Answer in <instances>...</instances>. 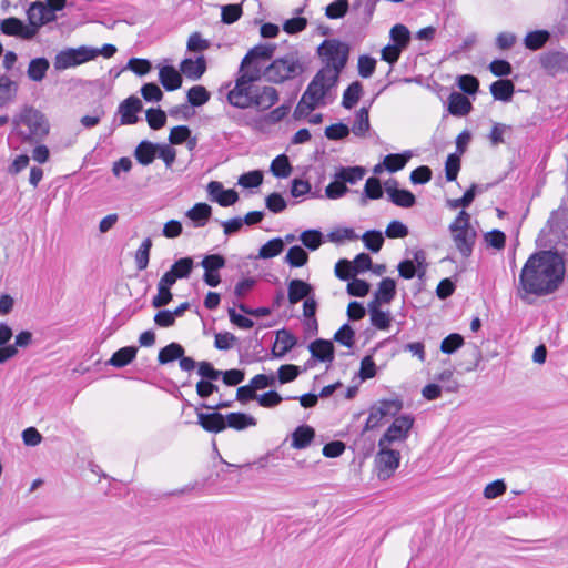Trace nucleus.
Instances as JSON below:
<instances>
[{
  "instance_id": "obj_24",
  "label": "nucleus",
  "mask_w": 568,
  "mask_h": 568,
  "mask_svg": "<svg viewBox=\"0 0 568 568\" xmlns=\"http://www.w3.org/2000/svg\"><path fill=\"white\" fill-rule=\"evenodd\" d=\"M396 295V282L390 277L383 278L377 291L374 293V298L371 302H377V305L389 304Z\"/></svg>"
},
{
  "instance_id": "obj_20",
  "label": "nucleus",
  "mask_w": 568,
  "mask_h": 568,
  "mask_svg": "<svg viewBox=\"0 0 568 568\" xmlns=\"http://www.w3.org/2000/svg\"><path fill=\"white\" fill-rule=\"evenodd\" d=\"M314 295V288L303 280H291L287 284V297L291 304H297Z\"/></svg>"
},
{
  "instance_id": "obj_59",
  "label": "nucleus",
  "mask_w": 568,
  "mask_h": 568,
  "mask_svg": "<svg viewBox=\"0 0 568 568\" xmlns=\"http://www.w3.org/2000/svg\"><path fill=\"white\" fill-rule=\"evenodd\" d=\"M301 374L298 366L293 364L281 365L277 369V381L280 384H286L293 382Z\"/></svg>"
},
{
  "instance_id": "obj_13",
  "label": "nucleus",
  "mask_w": 568,
  "mask_h": 568,
  "mask_svg": "<svg viewBox=\"0 0 568 568\" xmlns=\"http://www.w3.org/2000/svg\"><path fill=\"white\" fill-rule=\"evenodd\" d=\"M541 68L549 75H557L568 71V53L565 50H550L539 58Z\"/></svg>"
},
{
  "instance_id": "obj_61",
  "label": "nucleus",
  "mask_w": 568,
  "mask_h": 568,
  "mask_svg": "<svg viewBox=\"0 0 568 568\" xmlns=\"http://www.w3.org/2000/svg\"><path fill=\"white\" fill-rule=\"evenodd\" d=\"M146 121L151 129L160 130L166 123V114L160 108H151L146 111Z\"/></svg>"
},
{
  "instance_id": "obj_23",
  "label": "nucleus",
  "mask_w": 568,
  "mask_h": 568,
  "mask_svg": "<svg viewBox=\"0 0 568 568\" xmlns=\"http://www.w3.org/2000/svg\"><path fill=\"white\" fill-rule=\"evenodd\" d=\"M313 358L320 362H332L334 359V345L328 339L318 338L308 345Z\"/></svg>"
},
{
  "instance_id": "obj_38",
  "label": "nucleus",
  "mask_w": 568,
  "mask_h": 568,
  "mask_svg": "<svg viewBox=\"0 0 568 568\" xmlns=\"http://www.w3.org/2000/svg\"><path fill=\"white\" fill-rule=\"evenodd\" d=\"M19 85L8 75L0 77V108L14 101Z\"/></svg>"
},
{
  "instance_id": "obj_27",
  "label": "nucleus",
  "mask_w": 568,
  "mask_h": 568,
  "mask_svg": "<svg viewBox=\"0 0 568 568\" xmlns=\"http://www.w3.org/2000/svg\"><path fill=\"white\" fill-rule=\"evenodd\" d=\"M159 80L166 91L178 90L182 85V77L172 65H164L160 69Z\"/></svg>"
},
{
  "instance_id": "obj_43",
  "label": "nucleus",
  "mask_w": 568,
  "mask_h": 568,
  "mask_svg": "<svg viewBox=\"0 0 568 568\" xmlns=\"http://www.w3.org/2000/svg\"><path fill=\"white\" fill-rule=\"evenodd\" d=\"M363 94V85L359 81L352 82L343 93L342 105L343 108L351 110L359 101Z\"/></svg>"
},
{
  "instance_id": "obj_4",
  "label": "nucleus",
  "mask_w": 568,
  "mask_h": 568,
  "mask_svg": "<svg viewBox=\"0 0 568 568\" xmlns=\"http://www.w3.org/2000/svg\"><path fill=\"white\" fill-rule=\"evenodd\" d=\"M317 54L324 63L322 69H327L332 74V82L337 83L348 60L349 45L337 39H327L317 48Z\"/></svg>"
},
{
  "instance_id": "obj_19",
  "label": "nucleus",
  "mask_w": 568,
  "mask_h": 568,
  "mask_svg": "<svg viewBox=\"0 0 568 568\" xmlns=\"http://www.w3.org/2000/svg\"><path fill=\"white\" fill-rule=\"evenodd\" d=\"M141 110L142 102L139 98L132 95L123 100L118 108L121 124H135L139 121L136 113Z\"/></svg>"
},
{
  "instance_id": "obj_42",
  "label": "nucleus",
  "mask_w": 568,
  "mask_h": 568,
  "mask_svg": "<svg viewBox=\"0 0 568 568\" xmlns=\"http://www.w3.org/2000/svg\"><path fill=\"white\" fill-rule=\"evenodd\" d=\"M184 352V347L181 344L172 342L160 349L158 361L161 365H165L182 357Z\"/></svg>"
},
{
  "instance_id": "obj_21",
  "label": "nucleus",
  "mask_w": 568,
  "mask_h": 568,
  "mask_svg": "<svg viewBox=\"0 0 568 568\" xmlns=\"http://www.w3.org/2000/svg\"><path fill=\"white\" fill-rule=\"evenodd\" d=\"M297 344V338L287 329L276 332V341L272 348V355L276 358L284 357Z\"/></svg>"
},
{
  "instance_id": "obj_48",
  "label": "nucleus",
  "mask_w": 568,
  "mask_h": 568,
  "mask_svg": "<svg viewBox=\"0 0 568 568\" xmlns=\"http://www.w3.org/2000/svg\"><path fill=\"white\" fill-rule=\"evenodd\" d=\"M368 109H369V106H362L356 113V118L353 123L352 131L357 136H364L365 133L371 128Z\"/></svg>"
},
{
  "instance_id": "obj_51",
  "label": "nucleus",
  "mask_w": 568,
  "mask_h": 568,
  "mask_svg": "<svg viewBox=\"0 0 568 568\" xmlns=\"http://www.w3.org/2000/svg\"><path fill=\"white\" fill-rule=\"evenodd\" d=\"M187 103L192 106H201L210 100V92L203 85H194L187 91Z\"/></svg>"
},
{
  "instance_id": "obj_2",
  "label": "nucleus",
  "mask_w": 568,
  "mask_h": 568,
  "mask_svg": "<svg viewBox=\"0 0 568 568\" xmlns=\"http://www.w3.org/2000/svg\"><path fill=\"white\" fill-rule=\"evenodd\" d=\"M13 133L21 142L37 144L48 134L50 125L42 112L33 106H24L20 113L13 118Z\"/></svg>"
},
{
  "instance_id": "obj_37",
  "label": "nucleus",
  "mask_w": 568,
  "mask_h": 568,
  "mask_svg": "<svg viewBox=\"0 0 568 568\" xmlns=\"http://www.w3.org/2000/svg\"><path fill=\"white\" fill-rule=\"evenodd\" d=\"M50 68V62L47 58H34L29 62L27 75L34 82H40L45 78Z\"/></svg>"
},
{
  "instance_id": "obj_60",
  "label": "nucleus",
  "mask_w": 568,
  "mask_h": 568,
  "mask_svg": "<svg viewBox=\"0 0 568 568\" xmlns=\"http://www.w3.org/2000/svg\"><path fill=\"white\" fill-rule=\"evenodd\" d=\"M459 89L469 95H474L479 89V81L471 74H464L457 78Z\"/></svg>"
},
{
  "instance_id": "obj_57",
  "label": "nucleus",
  "mask_w": 568,
  "mask_h": 568,
  "mask_svg": "<svg viewBox=\"0 0 568 568\" xmlns=\"http://www.w3.org/2000/svg\"><path fill=\"white\" fill-rule=\"evenodd\" d=\"M348 9L349 3L347 0H336L325 8V16L328 19H341L347 14Z\"/></svg>"
},
{
  "instance_id": "obj_26",
  "label": "nucleus",
  "mask_w": 568,
  "mask_h": 568,
  "mask_svg": "<svg viewBox=\"0 0 568 568\" xmlns=\"http://www.w3.org/2000/svg\"><path fill=\"white\" fill-rule=\"evenodd\" d=\"M366 174V169L364 166L354 165V166H339L336 169L334 173L335 179H339L341 182H344L346 185H354L361 180L364 179Z\"/></svg>"
},
{
  "instance_id": "obj_47",
  "label": "nucleus",
  "mask_w": 568,
  "mask_h": 568,
  "mask_svg": "<svg viewBox=\"0 0 568 568\" xmlns=\"http://www.w3.org/2000/svg\"><path fill=\"white\" fill-rule=\"evenodd\" d=\"M194 267V261L192 257H181L176 260L170 271L173 272L178 280L189 278Z\"/></svg>"
},
{
  "instance_id": "obj_14",
  "label": "nucleus",
  "mask_w": 568,
  "mask_h": 568,
  "mask_svg": "<svg viewBox=\"0 0 568 568\" xmlns=\"http://www.w3.org/2000/svg\"><path fill=\"white\" fill-rule=\"evenodd\" d=\"M27 18L29 21V28L36 30V34L39 28L57 20V14L51 13L50 9L43 1H34L30 4L27 10Z\"/></svg>"
},
{
  "instance_id": "obj_49",
  "label": "nucleus",
  "mask_w": 568,
  "mask_h": 568,
  "mask_svg": "<svg viewBox=\"0 0 568 568\" xmlns=\"http://www.w3.org/2000/svg\"><path fill=\"white\" fill-rule=\"evenodd\" d=\"M272 174L276 178H287L292 172V165L286 154L277 155L271 163Z\"/></svg>"
},
{
  "instance_id": "obj_34",
  "label": "nucleus",
  "mask_w": 568,
  "mask_h": 568,
  "mask_svg": "<svg viewBox=\"0 0 568 568\" xmlns=\"http://www.w3.org/2000/svg\"><path fill=\"white\" fill-rule=\"evenodd\" d=\"M264 62L260 60H251L247 64L244 63V58L241 61L237 74H241L248 80H253L255 82L260 81L264 78Z\"/></svg>"
},
{
  "instance_id": "obj_10",
  "label": "nucleus",
  "mask_w": 568,
  "mask_h": 568,
  "mask_svg": "<svg viewBox=\"0 0 568 568\" xmlns=\"http://www.w3.org/2000/svg\"><path fill=\"white\" fill-rule=\"evenodd\" d=\"M372 267V258L366 253H359L355 256L353 263L348 260H339L335 265V275L342 281H347L356 273H362Z\"/></svg>"
},
{
  "instance_id": "obj_9",
  "label": "nucleus",
  "mask_w": 568,
  "mask_h": 568,
  "mask_svg": "<svg viewBox=\"0 0 568 568\" xmlns=\"http://www.w3.org/2000/svg\"><path fill=\"white\" fill-rule=\"evenodd\" d=\"M332 74L327 69H321L308 83L304 94L310 100L314 101L317 105L324 103L323 100L331 89L335 88L337 83L332 82Z\"/></svg>"
},
{
  "instance_id": "obj_44",
  "label": "nucleus",
  "mask_w": 568,
  "mask_h": 568,
  "mask_svg": "<svg viewBox=\"0 0 568 568\" xmlns=\"http://www.w3.org/2000/svg\"><path fill=\"white\" fill-rule=\"evenodd\" d=\"M410 158V151H405L403 153H390L384 158V166L387 171L394 173L404 169Z\"/></svg>"
},
{
  "instance_id": "obj_58",
  "label": "nucleus",
  "mask_w": 568,
  "mask_h": 568,
  "mask_svg": "<svg viewBox=\"0 0 568 568\" xmlns=\"http://www.w3.org/2000/svg\"><path fill=\"white\" fill-rule=\"evenodd\" d=\"M464 344V337L460 334L452 333L440 343V351L444 354H453Z\"/></svg>"
},
{
  "instance_id": "obj_25",
  "label": "nucleus",
  "mask_w": 568,
  "mask_h": 568,
  "mask_svg": "<svg viewBox=\"0 0 568 568\" xmlns=\"http://www.w3.org/2000/svg\"><path fill=\"white\" fill-rule=\"evenodd\" d=\"M180 68L186 78L199 80L206 71V60L203 55L197 57L196 60L186 58L181 62Z\"/></svg>"
},
{
  "instance_id": "obj_11",
  "label": "nucleus",
  "mask_w": 568,
  "mask_h": 568,
  "mask_svg": "<svg viewBox=\"0 0 568 568\" xmlns=\"http://www.w3.org/2000/svg\"><path fill=\"white\" fill-rule=\"evenodd\" d=\"M400 454L398 450L379 447L376 455L377 476L379 479H388L399 466Z\"/></svg>"
},
{
  "instance_id": "obj_41",
  "label": "nucleus",
  "mask_w": 568,
  "mask_h": 568,
  "mask_svg": "<svg viewBox=\"0 0 568 568\" xmlns=\"http://www.w3.org/2000/svg\"><path fill=\"white\" fill-rule=\"evenodd\" d=\"M367 306L372 325L378 329H387L390 326V314L388 312L381 311V305H377V302H369Z\"/></svg>"
},
{
  "instance_id": "obj_22",
  "label": "nucleus",
  "mask_w": 568,
  "mask_h": 568,
  "mask_svg": "<svg viewBox=\"0 0 568 568\" xmlns=\"http://www.w3.org/2000/svg\"><path fill=\"white\" fill-rule=\"evenodd\" d=\"M394 184V187H387L386 193L388 196V200L395 204L396 206L409 209L413 207L416 204V197L415 195L406 189H398V182L392 181Z\"/></svg>"
},
{
  "instance_id": "obj_52",
  "label": "nucleus",
  "mask_w": 568,
  "mask_h": 568,
  "mask_svg": "<svg viewBox=\"0 0 568 568\" xmlns=\"http://www.w3.org/2000/svg\"><path fill=\"white\" fill-rule=\"evenodd\" d=\"M300 240L303 245L311 251L317 250L323 243V234L321 231L312 229L301 233Z\"/></svg>"
},
{
  "instance_id": "obj_30",
  "label": "nucleus",
  "mask_w": 568,
  "mask_h": 568,
  "mask_svg": "<svg viewBox=\"0 0 568 568\" xmlns=\"http://www.w3.org/2000/svg\"><path fill=\"white\" fill-rule=\"evenodd\" d=\"M515 85L511 80L500 79L490 84V93L495 100L509 102L513 99Z\"/></svg>"
},
{
  "instance_id": "obj_50",
  "label": "nucleus",
  "mask_w": 568,
  "mask_h": 568,
  "mask_svg": "<svg viewBox=\"0 0 568 568\" xmlns=\"http://www.w3.org/2000/svg\"><path fill=\"white\" fill-rule=\"evenodd\" d=\"M308 261L307 252L300 245L290 247L285 256V262L292 267H302Z\"/></svg>"
},
{
  "instance_id": "obj_28",
  "label": "nucleus",
  "mask_w": 568,
  "mask_h": 568,
  "mask_svg": "<svg viewBox=\"0 0 568 568\" xmlns=\"http://www.w3.org/2000/svg\"><path fill=\"white\" fill-rule=\"evenodd\" d=\"M473 105L468 98L459 92H452L448 98V111L456 116L468 114Z\"/></svg>"
},
{
  "instance_id": "obj_40",
  "label": "nucleus",
  "mask_w": 568,
  "mask_h": 568,
  "mask_svg": "<svg viewBox=\"0 0 568 568\" xmlns=\"http://www.w3.org/2000/svg\"><path fill=\"white\" fill-rule=\"evenodd\" d=\"M383 194L381 180L376 176L368 178L361 196V205H366L367 200H378L383 197Z\"/></svg>"
},
{
  "instance_id": "obj_53",
  "label": "nucleus",
  "mask_w": 568,
  "mask_h": 568,
  "mask_svg": "<svg viewBox=\"0 0 568 568\" xmlns=\"http://www.w3.org/2000/svg\"><path fill=\"white\" fill-rule=\"evenodd\" d=\"M243 14L242 4L232 3L221 7V21L225 24L236 22Z\"/></svg>"
},
{
  "instance_id": "obj_6",
  "label": "nucleus",
  "mask_w": 568,
  "mask_h": 568,
  "mask_svg": "<svg viewBox=\"0 0 568 568\" xmlns=\"http://www.w3.org/2000/svg\"><path fill=\"white\" fill-rule=\"evenodd\" d=\"M98 57V50L87 45L79 48H68L58 52L53 60V67L57 71L74 68Z\"/></svg>"
},
{
  "instance_id": "obj_63",
  "label": "nucleus",
  "mask_w": 568,
  "mask_h": 568,
  "mask_svg": "<svg viewBox=\"0 0 568 568\" xmlns=\"http://www.w3.org/2000/svg\"><path fill=\"white\" fill-rule=\"evenodd\" d=\"M348 192V187L339 179L333 176V181L325 187V195L331 200L341 199Z\"/></svg>"
},
{
  "instance_id": "obj_8",
  "label": "nucleus",
  "mask_w": 568,
  "mask_h": 568,
  "mask_svg": "<svg viewBox=\"0 0 568 568\" xmlns=\"http://www.w3.org/2000/svg\"><path fill=\"white\" fill-rule=\"evenodd\" d=\"M413 426L414 418L410 415L396 417L385 434L379 438L378 446L388 447L396 442L406 440Z\"/></svg>"
},
{
  "instance_id": "obj_33",
  "label": "nucleus",
  "mask_w": 568,
  "mask_h": 568,
  "mask_svg": "<svg viewBox=\"0 0 568 568\" xmlns=\"http://www.w3.org/2000/svg\"><path fill=\"white\" fill-rule=\"evenodd\" d=\"M158 143H152L146 140L141 141L135 148L134 156L140 164L149 165L154 161L158 153Z\"/></svg>"
},
{
  "instance_id": "obj_46",
  "label": "nucleus",
  "mask_w": 568,
  "mask_h": 568,
  "mask_svg": "<svg viewBox=\"0 0 568 568\" xmlns=\"http://www.w3.org/2000/svg\"><path fill=\"white\" fill-rule=\"evenodd\" d=\"M284 250V241L281 237H274L267 241L264 245L261 246L258 251V257L263 260H268L280 255Z\"/></svg>"
},
{
  "instance_id": "obj_1",
  "label": "nucleus",
  "mask_w": 568,
  "mask_h": 568,
  "mask_svg": "<svg viewBox=\"0 0 568 568\" xmlns=\"http://www.w3.org/2000/svg\"><path fill=\"white\" fill-rule=\"evenodd\" d=\"M565 262L561 255L552 251H539L531 254L519 274V287L526 294L545 296L554 293L562 283Z\"/></svg>"
},
{
  "instance_id": "obj_18",
  "label": "nucleus",
  "mask_w": 568,
  "mask_h": 568,
  "mask_svg": "<svg viewBox=\"0 0 568 568\" xmlns=\"http://www.w3.org/2000/svg\"><path fill=\"white\" fill-rule=\"evenodd\" d=\"M280 99L278 91L271 85H263L256 88L252 108L261 111H266L277 103Z\"/></svg>"
},
{
  "instance_id": "obj_3",
  "label": "nucleus",
  "mask_w": 568,
  "mask_h": 568,
  "mask_svg": "<svg viewBox=\"0 0 568 568\" xmlns=\"http://www.w3.org/2000/svg\"><path fill=\"white\" fill-rule=\"evenodd\" d=\"M306 63L297 50H293L283 57L275 58L265 69V81L282 84L296 79L305 72Z\"/></svg>"
},
{
  "instance_id": "obj_12",
  "label": "nucleus",
  "mask_w": 568,
  "mask_h": 568,
  "mask_svg": "<svg viewBox=\"0 0 568 568\" xmlns=\"http://www.w3.org/2000/svg\"><path fill=\"white\" fill-rule=\"evenodd\" d=\"M226 264V260L221 254H207L201 261V266L204 268L203 282L211 286L216 287L221 283L220 270Z\"/></svg>"
},
{
  "instance_id": "obj_35",
  "label": "nucleus",
  "mask_w": 568,
  "mask_h": 568,
  "mask_svg": "<svg viewBox=\"0 0 568 568\" xmlns=\"http://www.w3.org/2000/svg\"><path fill=\"white\" fill-rule=\"evenodd\" d=\"M212 207L206 203H196L186 212V216L193 222L195 227H203L210 220Z\"/></svg>"
},
{
  "instance_id": "obj_54",
  "label": "nucleus",
  "mask_w": 568,
  "mask_h": 568,
  "mask_svg": "<svg viewBox=\"0 0 568 568\" xmlns=\"http://www.w3.org/2000/svg\"><path fill=\"white\" fill-rule=\"evenodd\" d=\"M378 409L379 414L384 417L397 415L402 408L403 403L400 399H382L374 405Z\"/></svg>"
},
{
  "instance_id": "obj_31",
  "label": "nucleus",
  "mask_w": 568,
  "mask_h": 568,
  "mask_svg": "<svg viewBox=\"0 0 568 568\" xmlns=\"http://www.w3.org/2000/svg\"><path fill=\"white\" fill-rule=\"evenodd\" d=\"M275 50L276 44L274 43H260L254 45L244 55V63L247 64L251 60H260L265 63V61L273 58Z\"/></svg>"
},
{
  "instance_id": "obj_39",
  "label": "nucleus",
  "mask_w": 568,
  "mask_h": 568,
  "mask_svg": "<svg viewBox=\"0 0 568 568\" xmlns=\"http://www.w3.org/2000/svg\"><path fill=\"white\" fill-rule=\"evenodd\" d=\"M550 32L548 30L530 31L524 38V45L531 51L540 50L550 40Z\"/></svg>"
},
{
  "instance_id": "obj_16",
  "label": "nucleus",
  "mask_w": 568,
  "mask_h": 568,
  "mask_svg": "<svg viewBox=\"0 0 568 568\" xmlns=\"http://www.w3.org/2000/svg\"><path fill=\"white\" fill-rule=\"evenodd\" d=\"M0 31L6 36L19 37L30 40L36 36V30L26 26L22 20L10 17L0 22Z\"/></svg>"
},
{
  "instance_id": "obj_15",
  "label": "nucleus",
  "mask_w": 568,
  "mask_h": 568,
  "mask_svg": "<svg viewBox=\"0 0 568 568\" xmlns=\"http://www.w3.org/2000/svg\"><path fill=\"white\" fill-rule=\"evenodd\" d=\"M209 197L217 202L221 206H231L239 200V194L233 189L224 190L223 184L217 181H211L206 186Z\"/></svg>"
},
{
  "instance_id": "obj_29",
  "label": "nucleus",
  "mask_w": 568,
  "mask_h": 568,
  "mask_svg": "<svg viewBox=\"0 0 568 568\" xmlns=\"http://www.w3.org/2000/svg\"><path fill=\"white\" fill-rule=\"evenodd\" d=\"M225 424L226 428L230 427L235 430H244L248 427L256 426L257 420L248 414L234 412L225 415Z\"/></svg>"
},
{
  "instance_id": "obj_5",
  "label": "nucleus",
  "mask_w": 568,
  "mask_h": 568,
  "mask_svg": "<svg viewBox=\"0 0 568 568\" xmlns=\"http://www.w3.org/2000/svg\"><path fill=\"white\" fill-rule=\"evenodd\" d=\"M449 231L453 235L456 248L464 257H469L473 253L476 231L470 226V215L462 210L456 219L449 224Z\"/></svg>"
},
{
  "instance_id": "obj_62",
  "label": "nucleus",
  "mask_w": 568,
  "mask_h": 568,
  "mask_svg": "<svg viewBox=\"0 0 568 568\" xmlns=\"http://www.w3.org/2000/svg\"><path fill=\"white\" fill-rule=\"evenodd\" d=\"M460 170V158L456 153H452L447 156L445 162V175L446 180L453 182L457 179Z\"/></svg>"
},
{
  "instance_id": "obj_32",
  "label": "nucleus",
  "mask_w": 568,
  "mask_h": 568,
  "mask_svg": "<svg viewBox=\"0 0 568 568\" xmlns=\"http://www.w3.org/2000/svg\"><path fill=\"white\" fill-rule=\"evenodd\" d=\"M315 437V430L308 425H301L292 433V447L295 449L306 448Z\"/></svg>"
},
{
  "instance_id": "obj_7",
  "label": "nucleus",
  "mask_w": 568,
  "mask_h": 568,
  "mask_svg": "<svg viewBox=\"0 0 568 568\" xmlns=\"http://www.w3.org/2000/svg\"><path fill=\"white\" fill-rule=\"evenodd\" d=\"M256 88L255 81L236 74L234 87L226 93V100L231 105L237 109L252 108Z\"/></svg>"
},
{
  "instance_id": "obj_56",
  "label": "nucleus",
  "mask_w": 568,
  "mask_h": 568,
  "mask_svg": "<svg viewBox=\"0 0 568 568\" xmlns=\"http://www.w3.org/2000/svg\"><path fill=\"white\" fill-rule=\"evenodd\" d=\"M362 240L365 244V247L372 251L373 253L379 252L384 244V237L382 232L376 230L365 232L362 236Z\"/></svg>"
},
{
  "instance_id": "obj_36",
  "label": "nucleus",
  "mask_w": 568,
  "mask_h": 568,
  "mask_svg": "<svg viewBox=\"0 0 568 568\" xmlns=\"http://www.w3.org/2000/svg\"><path fill=\"white\" fill-rule=\"evenodd\" d=\"M138 347L135 346H125L113 353L111 358L106 362L108 365H111L116 368H122L129 365L136 356Z\"/></svg>"
},
{
  "instance_id": "obj_64",
  "label": "nucleus",
  "mask_w": 568,
  "mask_h": 568,
  "mask_svg": "<svg viewBox=\"0 0 568 568\" xmlns=\"http://www.w3.org/2000/svg\"><path fill=\"white\" fill-rule=\"evenodd\" d=\"M358 74L364 78H371L375 72L376 60L369 55L363 54L358 58Z\"/></svg>"
},
{
  "instance_id": "obj_55",
  "label": "nucleus",
  "mask_w": 568,
  "mask_h": 568,
  "mask_svg": "<svg viewBox=\"0 0 568 568\" xmlns=\"http://www.w3.org/2000/svg\"><path fill=\"white\" fill-rule=\"evenodd\" d=\"M390 39L394 41V44L399 45L405 49L410 40V32L408 28L404 24H395L389 32Z\"/></svg>"
},
{
  "instance_id": "obj_45",
  "label": "nucleus",
  "mask_w": 568,
  "mask_h": 568,
  "mask_svg": "<svg viewBox=\"0 0 568 568\" xmlns=\"http://www.w3.org/2000/svg\"><path fill=\"white\" fill-rule=\"evenodd\" d=\"M480 192H483L481 187H479L477 184H471L463 196L459 199H448L446 201V205L452 210H456L458 207H468L473 203L476 194Z\"/></svg>"
},
{
  "instance_id": "obj_17",
  "label": "nucleus",
  "mask_w": 568,
  "mask_h": 568,
  "mask_svg": "<svg viewBox=\"0 0 568 568\" xmlns=\"http://www.w3.org/2000/svg\"><path fill=\"white\" fill-rule=\"evenodd\" d=\"M197 424L207 433H221L226 429L225 415L212 410L202 413L196 408Z\"/></svg>"
}]
</instances>
